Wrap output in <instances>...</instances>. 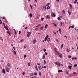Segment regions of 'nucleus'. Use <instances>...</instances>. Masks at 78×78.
Wrapping results in <instances>:
<instances>
[{"label": "nucleus", "instance_id": "obj_11", "mask_svg": "<svg viewBox=\"0 0 78 78\" xmlns=\"http://www.w3.org/2000/svg\"><path fill=\"white\" fill-rule=\"evenodd\" d=\"M38 68L39 70H41V66H38Z\"/></svg>", "mask_w": 78, "mask_h": 78}, {"label": "nucleus", "instance_id": "obj_43", "mask_svg": "<svg viewBox=\"0 0 78 78\" xmlns=\"http://www.w3.org/2000/svg\"><path fill=\"white\" fill-rule=\"evenodd\" d=\"M71 28H74V26H71Z\"/></svg>", "mask_w": 78, "mask_h": 78}, {"label": "nucleus", "instance_id": "obj_64", "mask_svg": "<svg viewBox=\"0 0 78 78\" xmlns=\"http://www.w3.org/2000/svg\"><path fill=\"white\" fill-rule=\"evenodd\" d=\"M56 1H57V2H58H58L59 3V2H59V0H56Z\"/></svg>", "mask_w": 78, "mask_h": 78}, {"label": "nucleus", "instance_id": "obj_18", "mask_svg": "<svg viewBox=\"0 0 78 78\" xmlns=\"http://www.w3.org/2000/svg\"><path fill=\"white\" fill-rule=\"evenodd\" d=\"M77 0H75L74 3V4H76V2H77Z\"/></svg>", "mask_w": 78, "mask_h": 78}, {"label": "nucleus", "instance_id": "obj_54", "mask_svg": "<svg viewBox=\"0 0 78 78\" xmlns=\"http://www.w3.org/2000/svg\"><path fill=\"white\" fill-rule=\"evenodd\" d=\"M30 75L31 76H33V73H31V74H30Z\"/></svg>", "mask_w": 78, "mask_h": 78}, {"label": "nucleus", "instance_id": "obj_44", "mask_svg": "<svg viewBox=\"0 0 78 78\" xmlns=\"http://www.w3.org/2000/svg\"><path fill=\"white\" fill-rule=\"evenodd\" d=\"M28 66H31V64L30 63H28Z\"/></svg>", "mask_w": 78, "mask_h": 78}, {"label": "nucleus", "instance_id": "obj_30", "mask_svg": "<svg viewBox=\"0 0 78 78\" xmlns=\"http://www.w3.org/2000/svg\"><path fill=\"white\" fill-rule=\"evenodd\" d=\"M43 51H44V52H45L47 51V50H46V49H43Z\"/></svg>", "mask_w": 78, "mask_h": 78}, {"label": "nucleus", "instance_id": "obj_62", "mask_svg": "<svg viewBox=\"0 0 78 78\" xmlns=\"http://www.w3.org/2000/svg\"><path fill=\"white\" fill-rule=\"evenodd\" d=\"M34 6H35V7H36V5L35 4H34Z\"/></svg>", "mask_w": 78, "mask_h": 78}, {"label": "nucleus", "instance_id": "obj_3", "mask_svg": "<svg viewBox=\"0 0 78 78\" xmlns=\"http://www.w3.org/2000/svg\"><path fill=\"white\" fill-rule=\"evenodd\" d=\"M2 73H4V74H6V71H5V69H2Z\"/></svg>", "mask_w": 78, "mask_h": 78}, {"label": "nucleus", "instance_id": "obj_19", "mask_svg": "<svg viewBox=\"0 0 78 78\" xmlns=\"http://www.w3.org/2000/svg\"><path fill=\"white\" fill-rule=\"evenodd\" d=\"M62 12H63V14H65V13H66V12H65V10H63Z\"/></svg>", "mask_w": 78, "mask_h": 78}, {"label": "nucleus", "instance_id": "obj_17", "mask_svg": "<svg viewBox=\"0 0 78 78\" xmlns=\"http://www.w3.org/2000/svg\"><path fill=\"white\" fill-rule=\"evenodd\" d=\"M50 38H48L47 39L48 42V43L50 42Z\"/></svg>", "mask_w": 78, "mask_h": 78}, {"label": "nucleus", "instance_id": "obj_22", "mask_svg": "<svg viewBox=\"0 0 78 78\" xmlns=\"http://www.w3.org/2000/svg\"><path fill=\"white\" fill-rule=\"evenodd\" d=\"M56 52L57 53V55H59V53L58 51H56Z\"/></svg>", "mask_w": 78, "mask_h": 78}, {"label": "nucleus", "instance_id": "obj_36", "mask_svg": "<svg viewBox=\"0 0 78 78\" xmlns=\"http://www.w3.org/2000/svg\"><path fill=\"white\" fill-rule=\"evenodd\" d=\"M30 35L29 34H27V36L28 37H30Z\"/></svg>", "mask_w": 78, "mask_h": 78}, {"label": "nucleus", "instance_id": "obj_46", "mask_svg": "<svg viewBox=\"0 0 78 78\" xmlns=\"http://www.w3.org/2000/svg\"><path fill=\"white\" fill-rule=\"evenodd\" d=\"M53 24L54 25H55V27H56V24H54V23H53Z\"/></svg>", "mask_w": 78, "mask_h": 78}, {"label": "nucleus", "instance_id": "obj_57", "mask_svg": "<svg viewBox=\"0 0 78 78\" xmlns=\"http://www.w3.org/2000/svg\"><path fill=\"white\" fill-rule=\"evenodd\" d=\"M7 33L8 34H9V30H8V31H7Z\"/></svg>", "mask_w": 78, "mask_h": 78}, {"label": "nucleus", "instance_id": "obj_50", "mask_svg": "<svg viewBox=\"0 0 78 78\" xmlns=\"http://www.w3.org/2000/svg\"><path fill=\"white\" fill-rule=\"evenodd\" d=\"M21 33V32H20V31H19V33H18L19 34H20Z\"/></svg>", "mask_w": 78, "mask_h": 78}, {"label": "nucleus", "instance_id": "obj_39", "mask_svg": "<svg viewBox=\"0 0 78 78\" xmlns=\"http://www.w3.org/2000/svg\"><path fill=\"white\" fill-rule=\"evenodd\" d=\"M44 20V18H41V20H42V21L43 22V20Z\"/></svg>", "mask_w": 78, "mask_h": 78}, {"label": "nucleus", "instance_id": "obj_47", "mask_svg": "<svg viewBox=\"0 0 78 78\" xmlns=\"http://www.w3.org/2000/svg\"><path fill=\"white\" fill-rule=\"evenodd\" d=\"M60 24H61L60 26H62V22H61Z\"/></svg>", "mask_w": 78, "mask_h": 78}, {"label": "nucleus", "instance_id": "obj_24", "mask_svg": "<svg viewBox=\"0 0 78 78\" xmlns=\"http://www.w3.org/2000/svg\"><path fill=\"white\" fill-rule=\"evenodd\" d=\"M57 19L58 20H59V21L61 20V18H60L59 17H58L57 18Z\"/></svg>", "mask_w": 78, "mask_h": 78}, {"label": "nucleus", "instance_id": "obj_63", "mask_svg": "<svg viewBox=\"0 0 78 78\" xmlns=\"http://www.w3.org/2000/svg\"><path fill=\"white\" fill-rule=\"evenodd\" d=\"M36 70H37V71H39V70H38V68L36 69Z\"/></svg>", "mask_w": 78, "mask_h": 78}, {"label": "nucleus", "instance_id": "obj_45", "mask_svg": "<svg viewBox=\"0 0 78 78\" xmlns=\"http://www.w3.org/2000/svg\"><path fill=\"white\" fill-rule=\"evenodd\" d=\"M56 41H57V42L58 43L59 42V41H58V39H56Z\"/></svg>", "mask_w": 78, "mask_h": 78}, {"label": "nucleus", "instance_id": "obj_7", "mask_svg": "<svg viewBox=\"0 0 78 78\" xmlns=\"http://www.w3.org/2000/svg\"><path fill=\"white\" fill-rule=\"evenodd\" d=\"M46 17L48 19H50V16H49L48 15H47L46 16Z\"/></svg>", "mask_w": 78, "mask_h": 78}, {"label": "nucleus", "instance_id": "obj_16", "mask_svg": "<svg viewBox=\"0 0 78 78\" xmlns=\"http://www.w3.org/2000/svg\"><path fill=\"white\" fill-rule=\"evenodd\" d=\"M50 8V7L49 6H47L46 9L48 10V9H49Z\"/></svg>", "mask_w": 78, "mask_h": 78}, {"label": "nucleus", "instance_id": "obj_53", "mask_svg": "<svg viewBox=\"0 0 78 78\" xmlns=\"http://www.w3.org/2000/svg\"><path fill=\"white\" fill-rule=\"evenodd\" d=\"M23 41V39L21 40L20 41L21 42H22Z\"/></svg>", "mask_w": 78, "mask_h": 78}, {"label": "nucleus", "instance_id": "obj_28", "mask_svg": "<svg viewBox=\"0 0 78 78\" xmlns=\"http://www.w3.org/2000/svg\"><path fill=\"white\" fill-rule=\"evenodd\" d=\"M66 74H68V73H69V72H68V71H67V70L66 71Z\"/></svg>", "mask_w": 78, "mask_h": 78}, {"label": "nucleus", "instance_id": "obj_14", "mask_svg": "<svg viewBox=\"0 0 78 78\" xmlns=\"http://www.w3.org/2000/svg\"><path fill=\"white\" fill-rule=\"evenodd\" d=\"M68 12L69 15H71V12H70L69 10L68 11Z\"/></svg>", "mask_w": 78, "mask_h": 78}, {"label": "nucleus", "instance_id": "obj_10", "mask_svg": "<svg viewBox=\"0 0 78 78\" xmlns=\"http://www.w3.org/2000/svg\"><path fill=\"white\" fill-rule=\"evenodd\" d=\"M46 8H47V7H46V6H44L43 7V8L44 9V11L46 10Z\"/></svg>", "mask_w": 78, "mask_h": 78}, {"label": "nucleus", "instance_id": "obj_33", "mask_svg": "<svg viewBox=\"0 0 78 78\" xmlns=\"http://www.w3.org/2000/svg\"><path fill=\"white\" fill-rule=\"evenodd\" d=\"M71 57H72V56H71L70 55H68V58H71Z\"/></svg>", "mask_w": 78, "mask_h": 78}, {"label": "nucleus", "instance_id": "obj_31", "mask_svg": "<svg viewBox=\"0 0 78 78\" xmlns=\"http://www.w3.org/2000/svg\"><path fill=\"white\" fill-rule=\"evenodd\" d=\"M69 6H70V8H71V9H72V4H69Z\"/></svg>", "mask_w": 78, "mask_h": 78}, {"label": "nucleus", "instance_id": "obj_26", "mask_svg": "<svg viewBox=\"0 0 78 78\" xmlns=\"http://www.w3.org/2000/svg\"><path fill=\"white\" fill-rule=\"evenodd\" d=\"M22 75L23 76L24 75H25V72H24L22 73Z\"/></svg>", "mask_w": 78, "mask_h": 78}, {"label": "nucleus", "instance_id": "obj_5", "mask_svg": "<svg viewBox=\"0 0 78 78\" xmlns=\"http://www.w3.org/2000/svg\"><path fill=\"white\" fill-rule=\"evenodd\" d=\"M48 35H47L45 38V39H44L45 41H47V39H48Z\"/></svg>", "mask_w": 78, "mask_h": 78}, {"label": "nucleus", "instance_id": "obj_32", "mask_svg": "<svg viewBox=\"0 0 78 78\" xmlns=\"http://www.w3.org/2000/svg\"><path fill=\"white\" fill-rule=\"evenodd\" d=\"M47 27H48V24H46L45 26V28H47Z\"/></svg>", "mask_w": 78, "mask_h": 78}, {"label": "nucleus", "instance_id": "obj_40", "mask_svg": "<svg viewBox=\"0 0 78 78\" xmlns=\"http://www.w3.org/2000/svg\"><path fill=\"white\" fill-rule=\"evenodd\" d=\"M9 65H10L9 63H8L7 64V66H8V67H9Z\"/></svg>", "mask_w": 78, "mask_h": 78}, {"label": "nucleus", "instance_id": "obj_8", "mask_svg": "<svg viewBox=\"0 0 78 78\" xmlns=\"http://www.w3.org/2000/svg\"><path fill=\"white\" fill-rule=\"evenodd\" d=\"M42 58L43 59H45V54H44L43 55Z\"/></svg>", "mask_w": 78, "mask_h": 78}, {"label": "nucleus", "instance_id": "obj_58", "mask_svg": "<svg viewBox=\"0 0 78 78\" xmlns=\"http://www.w3.org/2000/svg\"><path fill=\"white\" fill-rule=\"evenodd\" d=\"M41 26V24H38L37 25V27H40Z\"/></svg>", "mask_w": 78, "mask_h": 78}, {"label": "nucleus", "instance_id": "obj_61", "mask_svg": "<svg viewBox=\"0 0 78 78\" xmlns=\"http://www.w3.org/2000/svg\"><path fill=\"white\" fill-rule=\"evenodd\" d=\"M2 19H4V20H5H5L6 19H5V17H3V18H2Z\"/></svg>", "mask_w": 78, "mask_h": 78}, {"label": "nucleus", "instance_id": "obj_4", "mask_svg": "<svg viewBox=\"0 0 78 78\" xmlns=\"http://www.w3.org/2000/svg\"><path fill=\"white\" fill-rule=\"evenodd\" d=\"M55 64L57 65V66H61V64L59 62H55Z\"/></svg>", "mask_w": 78, "mask_h": 78}, {"label": "nucleus", "instance_id": "obj_21", "mask_svg": "<svg viewBox=\"0 0 78 78\" xmlns=\"http://www.w3.org/2000/svg\"><path fill=\"white\" fill-rule=\"evenodd\" d=\"M34 75H37V73H36V72H34Z\"/></svg>", "mask_w": 78, "mask_h": 78}, {"label": "nucleus", "instance_id": "obj_55", "mask_svg": "<svg viewBox=\"0 0 78 78\" xmlns=\"http://www.w3.org/2000/svg\"><path fill=\"white\" fill-rule=\"evenodd\" d=\"M75 59V58H72V60H73Z\"/></svg>", "mask_w": 78, "mask_h": 78}, {"label": "nucleus", "instance_id": "obj_27", "mask_svg": "<svg viewBox=\"0 0 78 78\" xmlns=\"http://www.w3.org/2000/svg\"><path fill=\"white\" fill-rule=\"evenodd\" d=\"M73 75H76V72H74L73 73Z\"/></svg>", "mask_w": 78, "mask_h": 78}, {"label": "nucleus", "instance_id": "obj_42", "mask_svg": "<svg viewBox=\"0 0 78 78\" xmlns=\"http://www.w3.org/2000/svg\"><path fill=\"white\" fill-rule=\"evenodd\" d=\"M27 34H29L30 35L31 34V33H30V32H27Z\"/></svg>", "mask_w": 78, "mask_h": 78}, {"label": "nucleus", "instance_id": "obj_1", "mask_svg": "<svg viewBox=\"0 0 78 78\" xmlns=\"http://www.w3.org/2000/svg\"><path fill=\"white\" fill-rule=\"evenodd\" d=\"M3 25H4V28H5L6 30H8V28H7L6 26H5V23H3Z\"/></svg>", "mask_w": 78, "mask_h": 78}, {"label": "nucleus", "instance_id": "obj_48", "mask_svg": "<svg viewBox=\"0 0 78 78\" xmlns=\"http://www.w3.org/2000/svg\"><path fill=\"white\" fill-rule=\"evenodd\" d=\"M60 58H62V54H61L60 55Z\"/></svg>", "mask_w": 78, "mask_h": 78}, {"label": "nucleus", "instance_id": "obj_51", "mask_svg": "<svg viewBox=\"0 0 78 78\" xmlns=\"http://www.w3.org/2000/svg\"><path fill=\"white\" fill-rule=\"evenodd\" d=\"M30 7L31 9H33V8L32 7V6H31V5H30Z\"/></svg>", "mask_w": 78, "mask_h": 78}, {"label": "nucleus", "instance_id": "obj_2", "mask_svg": "<svg viewBox=\"0 0 78 78\" xmlns=\"http://www.w3.org/2000/svg\"><path fill=\"white\" fill-rule=\"evenodd\" d=\"M51 16L52 17H56V14L55 13H52L51 14Z\"/></svg>", "mask_w": 78, "mask_h": 78}, {"label": "nucleus", "instance_id": "obj_37", "mask_svg": "<svg viewBox=\"0 0 78 78\" xmlns=\"http://www.w3.org/2000/svg\"><path fill=\"white\" fill-rule=\"evenodd\" d=\"M63 45H64L63 44H62V45L61 46V48H62V47H63Z\"/></svg>", "mask_w": 78, "mask_h": 78}, {"label": "nucleus", "instance_id": "obj_29", "mask_svg": "<svg viewBox=\"0 0 78 78\" xmlns=\"http://www.w3.org/2000/svg\"><path fill=\"white\" fill-rule=\"evenodd\" d=\"M54 50H55V51H56H56H56V50H57V49L56 48H54Z\"/></svg>", "mask_w": 78, "mask_h": 78}, {"label": "nucleus", "instance_id": "obj_12", "mask_svg": "<svg viewBox=\"0 0 78 78\" xmlns=\"http://www.w3.org/2000/svg\"><path fill=\"white\" fill-rule=\"evenodd\" d=\"M60 72H62V70H59L58 71V73H60Z\"/></svg>", "mask_w": 78, "mask_h": 78}, {"label": "nucleus", "instance_id": "obj_9", "mask_svg": "<svg viewBox=\"0 0 78 78\" xmlns=\"http://www.w3.org/2000/svg\"><path fill=\"white\" fill-rule=\"evenodd\" d=\"M68 68H69V70L72 69V66H68Z\"/></svg>", "mask_w": 78, "mask_h": 78}, {"label": "nucleus", "instance_id": "obj_60", "mask_svg": "<svg viewBox=\"0 0 78 78\" xmlns=\"http://www.w3.org/2000/svg\"><path fill=\"white\" fill-rule=\"evenodd\" d=\"M35 68L36 69H38L37 66H35Z\"/></svg>", "mask_w": 78, "mask_h": 78}, {"label": "nucleus", "instance_id": "obj_23", "mask_svg": "<svg viewBox=\"0 0 78 78\" xmlns=\"http://www.w3.org/2000/svg\"><path fill=\"white\" fill-rule=\"evenodd\" d=\"M74 67H76V66H77V64H76L74 65Z\"/></svg>", "mask_w": 78, "mask_h": 78}, {"label": "nucleus", "instance_id": "obj_41", "mask_svg": "<svg viewBox=\"0 0 78 78\" xmlns=\"http://www.w3.org/2000/svg\"><path fill=\"white\" fill-rule=\"evenodd\" d=\"M24 58H26V57H27V55H24Z\"/></svg>", "mask_w": 78, "mask_h": 78}, {"label": "nucleus", "instance_id": "obj_15", "mask_svg": "<svg viewBox=\"0 0 78 78\" xmlns=\"http://www.w3.org/2000/svg\"><path fill=\"white\" fill-rule=\"evenodd\" d=\"M29 16L30 17H32V16H33V15H32V14H31V13H30L29 14Z\"/></svg>", "mask_w": 78, "mask_h": 78}, {"label": "nucleus", "instance_id": "obj_38", "mask_svg": "<svg viewBox=\"0 0 78 78\" xmlns=\"http://www.w3.org/2000/svg\"><path fill=\"white\" fill-rule=\"evenodd\" d=\"M39 75H40V76H41V72H39Z\"/></svg>", "mask_w": 78, "mask_h": 78}, {"label": "nucleus", "instance_id": "obj_6", "mask_svg": "<svg viewBox=\"0 0 78 78\" xmlns=\"http://www.w3.org/2000/svg\"><path fill=\"white\" fill-rule=\"evenodd\" d=\"M36 40H33V43L34 44L35 43H36Z\"/></svg>", "mask_w": 78, "mask_h": 78}, {"label": "nucleus", "instance_id": "obj_56", "mask_svg": "<svg viewBox=\"0 0 78 78\" xmlns=\"http://www.w3.org/2000/svg\"><path fill=\"white\" fill-rule=\"evenodd\" d=\"M45 55L46 56H47V52H45Z\"/></svg>", "mask_w": 78, "mask_h": 78}, {"label": "nucleus", "instance_id": "obj_13", "mask_svg": "<svg viewBox=\"0 0 78 78\" xmlns=\"http://www.w3.org/2000/svg\"><path fill=\"white\" fill-rule=\"evenodd\" d=\"M6 70L7 72H9V68H8L7 67L6 69Z\"/></svg>", "mask_w": 78, "mask_h": 78}, {"label": "nucleus", "instance_id": "obj_59", "mask_svg": "<svg viewBox=\"0 0 78 78\" xmlns=\"http://www.w3.org/2000/svg\"><path fill=\"white\" fill-rule=\"evenodd\" d=\"M54 34H56V32H55L53 33Z\"/></svg>", "mask_w": 78, "mask_h": 78}, {"label": "nucleus", "instance_id": "obj_25", "mask_svg": "<svg viewBox=\"0 0 78 78\" xmlns=\"http://www.w3.org/2000/svg\"><path fill=\"white\" fill-rule=\"evenodd\" d=\"M43 62L44 64H46V61H45V60H44Z\"/></svg>", "mask_w": 78, "mask_h": 78}, {"label": "nucleus", "instance_id": "obj_49", "mask_svg": "<svg viewBox=\"0 0 78 78\" xmlns=\"http://www.w3.org/2000/svg\"><path fill=\"white\" fill-rule=\"evenodd\" d=\"M16 34H17V32H16V31L15 32V35H16Z\"/></svg>", "mask_w": 78, "mask_h": 78}, {"label": "nucleus", "instance_id": "obj_35", "mask_svg": "<svg viewBox=\"0 0 78 78\" xmlns=\"http://www.w3.org/2000/svg\"><path fill=\"white\" fill-rule=\"evenodd\" d=\"M44 27H41V28H40V30H43V28Z\"/></svg>", "mask_w": 78, "mask_h": 78}, {"label": "nucleus", "instance_id": "obj_52", "mask_svg": "<svg viewBox=\"0 0 78 78\" xmlns=\"http://www.w3.org/2000/svg\"><path fill=\"white\" fill-rule=\"evenodd\" d=\"M67 52H69V51H70V50H69V49H67Z\"/></svg>", "mask_w": 78, "mask_h": 78}, {"label": "nucleus", "instance_id": "obj_34", "mask_svg": "<svg viewBox=\"0 0 78 78\" xmlns=\"http://www.w3.org/2000/svg\"><path fill=\"white\" fill-rule=\"evenodd\" d=\"M13 52L15 55H16V52L15 51L13 50Z\"/></svg>", "mask_w": 78, "mask_h": 78}, {"label": "nucleus", "instance_id": "obj_20", "mask_svg": "<svg viewBox=\"0 0 78 78\" xmlns=\"http://www.w3.org/2000/svg\"><path fill=\"white\" fill-rule=\"evenodd\" d=\"M50 5V3H48L47 4L46 6H49Z\"/></svg>", "mask_w": 78, "mask_h": 78}]
</instances>
